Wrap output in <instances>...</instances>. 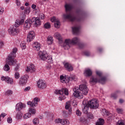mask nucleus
Listing matches in <instances>:
<instances>
[{
    "mask_svg": "<svg viewBox=\"0 0 125 125\" xmlns=\"http://www.w3.org/2000/svg\"><path fill=\"white\" fill-rule=\"evenodd\" d=\"M65 8L66 14L63 15L64 19H68L71 21V22H81V21L84 19V17L86 16V14L84 13H82L81 9H77L76 12L79 15L78 17H75L71 13V11L73 9V6L70 4H65L64 5Z\"/></svg>",
    "mask_w": 125,
    "mask_h": 125,
    "instance_id": "nucleus-1",
    "label": "nucleus"
},
{
    "mask_svg": "<svg viewBox=\"0 0 125 125\" xmlns=\"http://www.w3.org/2000/svg\"><path fill=\"white\" fill-rule=\"evenodd\" d=\"M17 52V48H14L13 49L12 52L8 55L6 59V64L4 65L3 69L4 71L8 72L10 70V66H15L16 62L14 61V59L16 57V53Z\"/></svg>",
    "mask_w": 125,
    "mask_h": 125,
    "instance_id": "nucleus-2",
    "label": "nucleus"
},
{
    "mask_svg": "<svg viewBox=\"0 0 125 125\" xmlns=\"http://www.w3.org/2000/svg\"><path fill=\"white\" fill-rule=\"evenodd\" d=\"M73 95L77 98H80L82 99L83 98L84 95H86L87 93H88V88L87 86L85 84H81L79 87H76L75 88L73 89ZM82 91V93H81Z\"/></svg>",
    "mask_w": 125,
    "mask_h": 125,
    "instance_id": "nucleus-3",
    "label": "nucleus"
},
{
    "mask_svg": "<svg viewBox=\"0 0 125 125\" xmlns=\"http://www.w3.org/2000/svg\"><path fill=\"white\" fill-rule=\"evenodd\" d=\"M78 43V46L79 48H83L84 47V44L83 43L80 42V39L77 37H75L72 40L71 39H66L63 43V47L64 49H69L71 47L72 44H77Z\"/></svg>",
    "mask_w": 125,
    "mask_h": 125,
    "instance_id": "nucleus-4",
    "label": "nucleus"
},
{
    "mask_svg": "<svg viewBox=\"0 0 125 125\" xmlns=\"http://www.w3.org/2000/svg\"><path fill=\"white\" fill-rule=\"evenodd\" d=\"M23 23L24 20L23 19L16 20L15 24L11 26L8 30L9 35L11 36H16V35H18L20 32V29L18 27Z\"/></svg>",
    "mask_w": 125,
    "mask_h": 125,
    "instance_id": "nucleus-5",
    "label": "nucleus"
},
{
    "mask_svg": "<svg viewBox=\"0 0 125 125\" xmlns=\"http://www.w3.org/2000/svg\"><path fill=\"white\" fill-rule=\"evenodd\" d=\"M97 75L96 77H92L90 79V82L93 83H102V84H104L106 83L107 79L105 77L102 76L103 74L101 71H97L96 72Z\"/></svg>",
    "mask_w": 125,
    "mask_h": 125,
    "instance_id": "nucleus-6",
    "label": "nucleus"
},
{
    "mask_svg": "<svg viewBox=\"0 0 125 125\" xmlns=\"http://www.w3.org/2000/svg\"><path fill=\"white\" fill-rule=\"evenodd\" d=\"M32 24L35 25V26H38L41 24H42V21L39 18H33L31 19H27L24 24V28L25 30H28L32 26Z\"/></svg>",
    "mask_w": 125,
    "mask_h": 125,
    "instance_id": "nucleus-7",
    "label": "nucleus"
},
{
    "mask_svg": "<svg viewBox=\"0 0 125 125\" xmlns=\"http://www.w3.org/2000/svg\"><path fill=\"white\" fill-rule=\"evenodd\" d=\"M38 55L41 60H42L43 61H46L48 63H49V64H50V63H52V57L48 56L46 51H40L39 52Z\"/></svg>",
    "mask_w": 125,
    "mask_h": 125,
    "instance_id": "nucleus-8",
    "label": "nucleus"
},
{
    "mask_svg": "<svg viewBox=\"0 0 125 125\" xmlns=\"http://www.w3.org/2000/svg\"><path fill=\"white\" fill-rule=\"evenodd\" d=\"M55 93L56 94H60V95H61L59 98V100H61V101L66 99L65 95H69L68 89H67V88H63L62 89V90H56ZM64 93L65 95H64Z\"/></svg>",
    "mask_w": 125,
    "mask_h": 125,
    "instance_id": "nucleus-9",
    "label": "nucleus"
},
{
    "mask_svg": "<svg viewBox=\"0 0 125 125\" xmlns=\"http://www.w3.org/2000/svg\"><path fill=\"white\" fill-rule=\"evenodd\" d=\"M88 106L91 109H97L99 107L98 101L96 99H92L88 102Z\"/></svg>",
    "mask_w": 125,
    "mask_h": 125,
    "instance_id": "nucleus-10",
    "label": "nucleus"
},
{
    "mask_svg": "<svg viewBox=\"0 0 125 125\" xmlns=\"http://www.w3.org/2000/svg\"><path fill=\"white\" fill-rule=\"evenodd\" d=\"M28 79H29V76L27 75H25L23 76H21L20 78L19 84L21 85V86H23V85H25L26 83H27V82H28Z\"/></svg>",
    "mask_w": 125,
    "mask_h": 125,
    "instance_id": "nucleus-11",
    "label": "nucleus"
},
{
    "mask_svg": "<svg viewBox=\"0 0 125 125\" xmlns=\"http://www.w3.org/2000/svg\"><path fill=\"white\" fill-rule=\"evenodd\" d=\"M37 86L39 88L41 89H44V88H46L47 85L46 84V82L42 80H40L37 82Z\"/></svg>",
    "mask_w": 125,
    "mask_h": 125,
    "instance_id": "nucleus-12",
    "label": "nucleus"
},
{
    "mask_svg": "<svg viewBox=\"0 0 125 125\" xmlns=\"http://www.w3.org/2000/svg\"><path fill=\"white\" fill-rule=\"evenodd\" d=\"M1 81H4L7 83L9 84H13V79L9 78V77L2 76L1 77Z\"/></svg>",
    "mask_w": 125,
    "mask_h": 125,
    "instance_id": "nucleus-13",
    "label": "nucleus"
},
{
    "mask_svg": "<svg viewBox=\"0 0 125 125\" xmlns=\"http://www.w3.org/2000/svg\"><path fill=\"white\" fill-rule=\"evenodd\" d=\"M35 39V32L32 31L29 32L27 36V41L28 42H32Z\"/></svg>",
    "mask_w": 125,
    "mask_h": 125,
    "instance_id": "nucleus-14",
    "label": "nucleus"
},
{
    "mask_svg": "<svg viewBox=\"0 0 125 125\" xmlns=\"http://www.w3.org/2000/svg\"><path fill=\"white\" fill-rule=\"evenodd\" d=\"M38 102H39V98L36 97L32 102H27V104L31 107H36L38 105Z\"/></svg>",
    "mask_w": 125,
    "mask_h": 125,
    "instance_id": "nucleus-15",
    "label": "nucleus"
},
{
    "mask_svg": "<svg viewBox=\"0 0 125 125\" xmlns=\"http://www.w3.org/2000/svg\"><path fill=\"white\" fill-rule=\"evenodd\" d=\"M55 123L56 124H59L60 123L62 125H70V122L67 119H56L55 120Z\"/></svg>",
    "mask_w": 125,
    "mask_h": 125,
    "instance_id": "nucleus-16",
    "label": "nucleus"
},
{
    "mask_svg": "<svg viewBox=\"0 0 125 125\" xmlns=\"http://www.w3.org/2000/svg\"><path fill=\"white\" fill-rule=\"evenodd\" d=\"M26 72H30V73H34L36 71L35 65L31 64L29 66H27L26 69Z\"/></svg>",
    "mask_w": 125,
    "mask_h": 125,
    "instance_id": "nucleus-17",
    "label": "nucleus"
},
{
    "mask_svg": "<svg viewBox=\"0 0 125 125\" xmlns=\"http://www.w3.org/2000/svg\"><path fill=\"white\" fill-rule=\"evenodd\" d=\"M25 104H22L21 103H18L16 105V111H21L23 108H25Z\"/></svg>",
    "mask_w": 125,
    "mask_h": 125,
    "instance_id": "nucleus-18",
    "label": "nucleus"
},
{
    "mask_svg": "<svg viewBox=\"0 0 125 125\" xmlns=\"http://www.w3.org/2000/svg\"><path fill=\"white\" fill-rule=\"evenodd\" d=\"M64 67L66 69L67 71H73V66L68 62L64 63Z\"/></svg>",
    "mask_w": 125,
    "mask_h": 125,
    "instance_id": "nucleus-19",
    "label": "nucleus"
},
{
    "mask_svg": "<svg viewBox=\"0 0 125 125\" xmlns=\"http://www.w3.org/2000/svg\"><path fill=\"white\" fill-rule=\"evenodd\" d=\"M84 74L86 77H90L92 75V71L90 69H87L84 71Z\"/></svg>",
    "mask_w": 125,
    "mask_h": 125,
    "instance_id": "nucleus-20",
    "label": "nucleus"
},
{
    "mask_svg": "<svg viewBox=\"0 0 125 125\" xmlns=\"http://www.w3.org/2000/svg\"><path fill=\"white\" fill-rule=\"evenodd\" d=\"M80 29H81V26H74L72 27V31L74 34H79V32H80Z\"/></svg>",
    "mask_w": 125,
    "mask_h": 125,
    "instance_id": "nucleus-21",
    "label": "nucleus"
},
{
    "mask_svg": "<svg viewBox=\"0 0 125 125\" xmlns=\"http://www.w3.org/2000/svg\"><path fill=\"white\" fill-rule=\"evenodd\" d=\"M33 47L36 50H40L41 49V43L38 42H35L33 44Z\"/></svg>",
    "mask_w": 125,
    "mask_h": 125,
    "instance_id": "nucleus-22",
    "label": "nucleus"
},
{
    "mask_svg": "<svg viewBox=\"0 0 125 125\" xmlns=\"http://www.w3.org/2000/svg\"><path fill=\"white\" fill-rule=\"evenodd\" d=\"M22 117H23V113H21V111L18 112L16 115V119L21 120V119H22Z\"/></svg>",
    "mask_w": 125,
    "mask_h": 125,
    "instance_id": "nucleus-23",
    "label": "nucleus"
},
{
    "mask_svg": "<svg viewBox=\"0 0 125 125\" xmlns=\"http://www.w3.org/2000/svg\"><path fill=\"white\" fill-rule=\"evenodd\" d=\"M88 107H89L88 105L87 106H82V110L84 114H87L88 113Z\"/></svg>",
    "mask_w": 125,
    "mask_h": 125,
    "instance_id": "nucleus-24",
    "label": "nucleus"
},
{
    "mask_svg": "<svg viewBox=\"0 0 125 125\" xmlns=\"http://www.w3.org/2000/svg\"><path fill=\"white\" fill-rule=\"evenodd\" d=\"M28 113L30 114L31 116H32V115H35V114H36V109L32 107L29 108Z\"/></svg>",
    "mask_w": 125,
    "mask_h": 125,
    "instance_id": "nucleus-25",
    "label": "nucleus"
},
{
    "mask_svg": "<svg viewBox=\"0 0 125 125\" xmlns=\"http://www.w3.org/2000/svg\"><path fill=\"white\" fill-rule=\"evenodd\" d=\"M104 119L100 118L99 121L97 122L96 125H104Z\"/></svg>",
    "mask_w": 125,
    "mask_h": 125,
    "instance_id": "nucleus-26",
    "label": "nucleus"
},
{
    "mask_svg": "<svg viewBox=\"0 0 125 125\" xmlns=\"http://www.w3.org/2000/svg\"><path fill=\"white\" fill-rule=\"evenodd\" d=\"M119 92H120V91L117 90V91H116V92L115 93H112L111 95V98H113V99H116L118 96L117 95V94L119 93Z\"/></svg>",
    "mask_w": 125,
    "mask_h": 125,
    "instance_id": "nucleus-27",
    "label": "nucleus"
},
{
    "mask_svg": "<svg viewBox=\"0 0 125 125\" xmlns=\"http://www.w3.org/2000/svg\"><path fill=\"white\" fill-rule=\"evenodd\" d=\"M88 106V101L87 100H85L83 101L82 107H85Z\"/></svg>",
    "mask_w": 125,
    "mask_h": 125,
    "instance_id": "nucleus-28",
    "label": "nucleus"
},
{
    "mask_svg": "<svg viewBox=\"0 0 125 125\" xmlns=\"http://www.w3.org/2000/svg\"><path fill=\"white\" fill-rule=\"evenodd\" d=\"M54 26L55 28H60V21H59V20H57L54 22Z\"/></svg>",
    "mask_w": 125,
    "mask_h": 125,
    "instance_id": "nucleus-29",
    "label": "nucleus"
},
{
    "mask_svg": "<svg viewBox=\"0 0 125 125\" xmlns=\"http://www.w3.org/2000/svg\"><path fill=\"white\" fill-rule=\"evenodd\" d=\"M80 122L82 124H83V125H86V123H87L86 119L84 117L81 118L80 119Z\"/></svg>",
    "mask_w": 125,
    "mask_h": 125,
    "instance_id": "nucleus-30",
    "label": "nucleus"
},
{
    "mask_svg": "<svg viewBox=\"0 0 125 125\" xmlns=\"http://www.w3.org/2000/svg\"><path fill=\"white\" fill-rule=\"evenodd\" d=\"M51 27V25L49 22H46L44 24V28L45 29H50Z\"/></svg>",
    "mask_w": 125,
    "mask_h": 125,
    "instance_id": "nucleus-31",
    "label": "nucleus"
},
{
    "mask_svg": "<svg viewBox=\"0 0 125 125\" xmlns=\"http://www.w3.org/2000/svg\"><path fill=\"white\" fill-rule=\"evenodd\" d=\"M31 114L29 113H27L23 115V119L24 120H27V119H29V118H31Z\"/></svg>",
    "mask_w": 125,
    "mask_h": 125,
    "instance_id": "nucleus-32",
    "label": "nucleus"
},
{
    "mask_svg": "<svg viewBox=\"0 0 125 125\" xmlns=\"http://www.w3.org/2000/svg\"><path fill=\"white\" fill-rule=\"evenodd\" d=\"M87 117L88 119H90L91 120L92 119H94V116L91 113H88L87 114Z\"/></svg>",
    "mask_w": 125,
    "mask_h": 125,
    "instance_id": "nucleus-33",
    "label": "nucleus"
},
{
    "mask_svg": "<svg viewBox=\"0 0 125 125\" xmlns=\"http://www.w3.org/2000/svg\"><path fill=\"white\" fill-rule=\"evenodd\" d=\"M13 93V91L11 90H8L5 92V95H7L8 96H9V95H11Z\"/></svg>",
    "mask_w": 125,
    "mask_h": 125,
    "instance_id": "nucleus-34",
    "label": "nucleus"
},
{
    "mask_svg": "<svg viewBox=\"0 0 125 125\" xmlns=\"http://www.w3.org/2000/svg\"><path fill=\"white\" fill-rule=\"evenodd\" d=\"M47 41L49 42L50 43L49 44H51V43H52V42H53V38H52V37L51 36H49L48 37V38H47Z\"/></svg>",
    "mask_w": 125,
    "mask_h": 125,
    "instance_id": "nucleus-35",
    "label": "nucleus"
},
{
    "mask_svg": "<svg viewBox=\"0 0 125 125\" xmlns=\"http://www.w3.org/2000/svg\"><path fill=\"white\" fill-rule=\"evenodd\" d=\"M54 36L55 38L57 39V40H60V39H61V35H60V34H59V33L57 32L55 33Z\"/></svg>",
    "mask_w": 125,
    "mask_h": 125,
    "instance_id": "nucleus-36",
    "label": "nucleus"
},
{
    "mask_svg": "<svg viewBox=\"0 0 125 125\" xmlns=\"http://www.w3.org/2000/svg\"><path fill=\"white\" fill-rule=\"evenodd\" d=\"M69 81H74V82H76L77 81V77L76 76H73L70 77H68Z\"/></svg>",
    "mask_w": 125,
    "mask_h": 125,
    "instance_id": "nucleus-37",
    "label": "nucleus"
},
{
    "mask_svg": "<svg viewBox=\"0 0 125 125\" xmlns=\"http://www.w3.org/2000/svg\"><path fill=\"white\" fill-rule=\"evenodd\" d=\"M33 123L34 125H39L40 123V121H39V119L35 118L33 121Z\"/></svg>",
    "mask_w": 125,
    "mask_h": 125,
    "instance_id": "nucleus-38",
    "label": "nucleus"
},
{
    "mask_svg": "<svg viewBox=\"0 0 125 125\" xmlns=\"http://www.w3.org/2000/svg\"><path fill=\"white\" fill-rule=\"evenodd\" d=\"M21 47L22 49H25V48H26V43L21 42Z\"/></svg>",
    "mask_w": 125,
    "mask_h": 125,
    "instance_id": "nucleus-39",
    "label": "nucleus"
},
{
    "mask_svg": "<svg viewBox=\"0 0 125 125\" xmlns=\"http://www.w3.org/2000/svg\"><path fill=\"white\" fill-rule=\"evenodd\" d=\"M102 112L103 113H104V115H106V116H109L110 115V112L107 111L106 109H103Z\"/></svg>",
    "mask_w": 125,
    "mask_h": 125,
    "instance_id": "nucleus-40",
    "label": "nucleus"
},
{
    "mask_svg": "<svg viewBox=\"0 0 125 125\" xmlns=\"http://www.w3.org/2000/svg\"><path fill=\"white\" fill-rule=\"evenodd\" d=\"M116 111L117 113H118V114H122L123 112H124V109L118 108H117Z\"/></svg>",
    "mask_w": 125,
    "mask_h": 125,
    "instance_id": "nucleus-41",
    "label": "nucleus"
},
{
    "mask_svg": "<svg viewBox=\"0 0 125 125\" xmlns=\"http://www.w3.org/2000/svg\"><path fill=\"white\" fill-rule=\"evenodd\" d=\"M15 78L16 80H18V79L20 78V74H19V72H16L15 73Z\"/></svg>",
    "mask_w": 125,
    "mask_h": 125,
    "instance_id": "nucleus-42",
    "label": "nucleus"
},
{
    "mask_svg": "<svg viewBox=\"0 0 125 125\" xmlns=\"http://www.w3.org/2000/svg\"><path fill=\"white\" fill-rule=\"evenodd\" d=\"M84 54L85 56H90V52L88 51H85L84 52Z\"/></svg>",
    "mask_w": 125,
    "mask_h": 125,
    "instance_id": "nucleus-43",
    "label": "nucleus"
},
{
    "mask_svg": "<svg viewBox=\"0 0 125 125\" xmlns=\"http://www.w3.org/2000/svg\"><path fill=\"white\" fill-rule=\"evenodd\" d=\"M76 115L77 116H81L82 115V112L81 111V110H79V109H77L76 110Z\"/></svg>",
    "mask_w": 125,
    "mask_h": 125,
    "instance_id": "nucleus-44",
    "label": "nucleus"
},
{
    "mask_svg": "<svg viewBox=\"0 0 125 125\" xmlns=\"http://www.w3.org/2000/svg\"><path fill=\"white\" fill-rule=\"evenodd\" d=\"M57 19H56V18L55 17H53L51 19V22H54L55 23V21H57Z\"/></svg>",
    "mask_w": 125,
    "mask_h": 125,
    "instance_id": "nucleus-45",
    "label": "nucleus"
},
{
    "mask_svg": "<svg viewBox=\"0 0 125 125\" xmlns=\"http://www.w3.org/2000/svg\"><path fill=\"white\" fill-rule=\"evenodd\" d=\"M4 12V9L3 7L0 6V14H2Z\"/></svg>",
    "mask_w": 125,
    "mask_h": 125,
    "instance_id": "nucleus-46",
    "label": "nucleus"
},
{
    "mask_svg": "<svg viewBox=\"0 0 125 125\" xmlns=\"http://www.w3.org/2000/svg\"><path fill=\"white\" fill-rule=\"evenodd\" d=\"M118 124L119 125H125V123H124V122L122 120L118 121Z\"/></svg>",
    "mask_w": 125,
    "mask_h": 125,
    "instance_id": "nucleus-47",
    "label": "nucleus"
},
{
    "mask_svg": "<svg viewBox=\"0 0 125 125\" xmlns=\"http://www.w3.org/2000/svg\"><path fill=\"white\" fill-rule=\"evenodd\" d=\"M7 122L9 124H11V123H12V118H11V117L8 118Z\"/></svg>",
    "mask_w": 125,
    "mask_h": 125,
    "instance_id": "nucleus-48",
    "label": "nucleus"
},
{
    "mask_svg": "<svg viewBox=\"0 0 125 125\" xmlns=\"http://www.w3.org/2000/svg\"><path fill=\"white\" fill-rule=\"evenodd\" d=\"M60 80L61 81H63V83H65V77L63 76V75H61L60 76Z\"/></svg>",
    "mask_w": 125,
    "mask_h": 125,
    "instance_id": "nucleus-49",
    "label": "nucleus"
},
{
    "mask_svg": "<svg viewBox=\"0 0 125 125\" xmlns=\"http://www.w3.org/2000/svg\"><path fill=\"white\" fill-rule=\"evenodd\" d=\"M30 89H31V87H30V86H27V87H26L24 89V91H25V92H26V91H29V90H30Z\"/></svg>",
    "mask_w": 125,
    "mask_h": 125,
    "instance_id": "nucleus-50",
    "label": "nucleus"
},
{
    "mask_svg": "<svg viewBox=\"0 0 125 125\" xmlns=\"http://www.w3.org/2000/svg\"><path fill=\"white\" fill-rule=\"evenodd\" d=\"M39 19H44V15L43 14H40Z\"/></svg>",
    "mask_w": 125,
    "mask_h": 125,
    "instance_id": "nucleus-51",
    "label": "nucleus"
},
{
    "mask_svg": "<svg viewBox=\"0 0 125 125\" xmlns=\"http://www.w3.org/2000/svg\"><path fill=\"white\" fill-rule=\"evenodd\" d=\"M70 104L66 103V105H65V107L66 110H68L69 108H70Z\"/></svg>",
    "mask_w": 125,
    "mask_h": 125,
    "instance_id": "nucleus-52",
    "label": "nucleus"
},
{
    "mask_svg": "<svg viewBox=\"0 0 125 125\" xmlns=\"http://www.w3.org/2000/svg\"><path fill=\"white\" fill-rule=\"evenodd\" d=\"M16 3L18 6H20V4H21L19 0H16Z\"/></svg>",
    "mask_w": 125,
    "mask_h": 125,
    "instance_id": "nucleus-53",
    "label": "nucleus"
},
{
    "mask_svg": "<svg viewBox=\"0 0 125 125\" xmlns=\"http://www.w3.org/2000/svg\"><path fill=\"white\" fill-rule=\"evenodd\" d=\"M6 116V114L5 113H2L0 114V116L2 118H4Z\"/></svg>",
    "mask_w": 125,
    "mask_h": 125,
    "instance_id": "nucleus-54",
    "label": "nucleus"
},
{
    "mask_svg": "<svg viewBox=\"0 0 125 125\" xmlns=\"http://www.w3.org/2000/svg\"><path fill=\"white\" fill-rule=\"evenodd\" d=\"M31 7L33 9H36V7H37V6L35 4H33L32 5Z\"/></svg>",
    "mask_w": 125,
    "mask_h": 125,
    "instance_id": "nucleus-55",
    "label": "nucleus"
},
{
    "mask_svg": "<svg viewBox=\"0 0 125 125\" xmlns=\"http://www.w3.org/2000/svg\"><path fill=\"white\" fill-rule=\"evenodd\" d=\"M19 69V64H18L17 66L15 68V71H18Z\"/></svg>",
    "mask_w": 125,
    "mask_h": 125,
    "instance_id": "nucleus-56",
    "label": "nucleus"
},
{
    "mask_svg": "<svg viewBox=\"0 0 125 125\" xmlns=\"http://www.w3.org/2000/svg\"><path fill=\"white\" fill-rule=\"evenodd\" d=\"M98 50L99 51V52H102L103 49H102V48H98Z\"/></svg>",
    "mask_w": 125,
    "mask_h": 125,
    "instance_id": "nucleus-57",
    "label": "nucleus"
},
{
    "mask_svg": "<svg viewBox=\"0 0 125 125\" xmlns=\"http://www.w3.org/2000/svg\"><path fill=\"white\" fill-rule=\"evenodd\" d=\"M3 42L2 41H0V47L3 46Z\"/></svg>",
    "mask_w": 125,
    "mask_h": 125,
    "instance_id": "nucleus-58",
    "label": "nucleus"
},
{
    "mask_svg": "<svg viewBox=\"0 0 125 125\" xmlns=\"http://www.w3.org/2000/svg\"><path fill=\"white\" fill-rule=\"evenodd\" d=\"M68 114H69V115H71V114H72V109H69Z\"/></svg>",
    "mask_w": 125,
    "mask_h": 125,
    "instance_id": "nucleus-59",
    "label": "nucleus"
},
{
    "mask_svg": "<svg viewBox=\"0 0 125 125\" xmlns=\"http://www.w3.org/2000/svg\"><path fill=\"white\" fill-rule=\"evenodd\" d=\"M120 103H124V100L123 99H120L119 100Z\"/></svg>",
    "mask_w": 125,
    "mask_h": 125,
    "instance_id": "nucleus-60",
    "label": "nucleus"
},
{
    "mask_svg": "<svg viewBox=\"0 0 125 125\" xmlns=\"http://www.w3.org/2000/svg\"><path fill=\"white\" fill-rule=\"evenodd\" d=\"M25 5L26 6H28L29 5V3H28V2H25Z\"/></svg>",
    "mask_w": 125,
    "mask_h": 125,
    "instance_id": "nucleus-61",
    "label": "nucleus"
},
{
    "mask_svg": "<svg viewBox=\"0 0 125 125\" xmlns=\"http://www.w3.org/2000/svg\"><path fill=\"white\" fill-rule=\"evenodd\" d=\"M21 10H24V6H21Z\"/></svg>",
    "mask_w": 125,
    "mask_h": 125,
    "instance_id": "nucleus-62",
    "label": "nucleus"
},
{
    "mask_svg": "<svg viewBox=\"0 0 125 125\" xmlns=\"http://www.w3.org/2000/svg\"><path fill=\"white\" fill-rule=\"evenodd\" d=\"M48 116H49V117H50V118H52L51 116L50 115V113H48Z\"/></svg>",
    "mask_w": 125,
    "mask_h": 125,
    "instance_id": "nucleus-63",
    "label": "nucleus"
},
{
    "mask_svg": "<svg viewBox=\"0 0 125 125\" xmlns=\"http://www.w3.org/2000/svg\"><path fill=\"white\" fill-rule=\"evenodd\" d=\"M28 8H26L25 10H24V11L26 13V11H28Z\"/></svg>",
    "mask_w": 125,
    "mask_h": 125,
    "instance_id": "nucleus-64",
    "label": "nucleus"
}]
</instances>
